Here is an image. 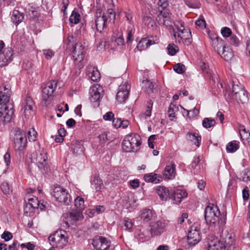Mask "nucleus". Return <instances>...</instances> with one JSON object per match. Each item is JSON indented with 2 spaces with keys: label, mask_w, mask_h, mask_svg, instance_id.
<instances>
[{
  "label": "nucleus",
  "mask_w": 250,
  "mask_h": 250,
  "mask_svg": "<svg viewBox=\"0 0 250 250\" xmlns=\"http://www.w3.org/2000/svg\"><path fill=\"white\" fill-rule=\"evenodd\" d=\"M223 239L224 243L215 236H209L207 241L208 250H234L235 241L232 235L227 233Z\"/></svg>",
  "instance_id": "nucleus-1"
},
{
  "label": "nucleus",
  "mask_w": 250,
  "mask_h": 250,
  "mask_svg": "<svg viewBox=\"0 0 250 250\" xmlns=\"http://www.w3.org/2000/svg\"><path fill=\"white\" fill-rule=\"evenodd\" d=\"M157 5L158 6L159 14L156 18V21L160 25L168 26L171 25V21L170 13L167 8L168 5L167 0H159Z\"/></svg>",
  "instance_id": "nucleus-2"
},
{
  "label": "nucleus",
  "mask_w": 250,
  "mask_h": 250,
  "mask_svg": "<svg viewBox=\"0 0 250 250\" xmlns=\"http://www.w3.org/2000/svg\"><path fill=\"white\" fill-rule=\"evenodd\" d=\"M141 138L136 133H132L125 137L122 143V147L125 152L137 151L141 145Z\"/></svg>",
  "instance_id": "nucleus-3"
},
{
  "label": "nucleus",
  "mask_w": 250,
  "mask_h": 250,
  "mask_svg": "<svg viewBox=\"0 0 250 250\" xmlns=\"http://www.w3.org/2000/svg\"><path fill=\"white\" fill-rule=\"evenodd\" d=\"M220 211L216 206L209 204L205 209L204 217L208 225L215 227L219 223Z\"/></svg>",
  "instance_id": "nucleus-4"
},
{
  "label": "nucleus",
  "mask_w": 250,
  "mask_h": 250,
  "mask_svg": "<svg viewBox=\"0 0 250 250\" xmlns=\"http://www.w3.org/2000/svg\"><path fill=\"white\" fill-rule=\"evenodd\" d=\"M58 81L55 80H51L42 85V104L46 106L50 102V98L57 88Z\"/></svg>",
  "instance_id": "nucleus-5"
},
{
  "label": "nucleus",
  "mask_w": 250,
  "mask_h": 250,
  "mask_svg": "<svg viewBox=\"0 0 250 250\" xmlns=\"http://www.w3.org/2000/svg\"><path fill=\"white\" fill-rule=\"evenodd\" d=\"M35 148L37 150L33 154V158L36 165L42 173L46 172L48 170L47 153L43 148H41L39 143L37 144Z\"/></svg>",
  "instance_id": "nucleus-6"
},
{
  "label": "nucleus",
  "mask_w": 250,
  "mask_h": 250,
  "mask_svg": "<svg viewBox=\"0 0 250 250\" xmlns=\"http://www.w3.org/2000/svg\"><path fill=\"white\" fill-rule=\"evenodd\" d=\"M52 195L56 201L64 205H68L71 202L70 195L68 191L61 186H55Z\"/></svg>",
  "instance_id": "nucleus-7"
},
{
  "label": "nucleus",
  "mask_w": 250,
  "mask_h": 250,
  "mask_svg": "<svg viewBox=\"0 0 250 250\" xmlns=\"http://www.w3.org/2000/svg\"><path fill=\"white\" fill-rule=\"evenodd\" d=\"M102 15V10L97 9L95 14L94 21L90 22L91 28L99 32H101L106 27L107 23Z\"/></svg>",
  "instance_id": "nucleus-8"
},
{
  "label": "nucleus",
  "mask_w": 250,
  "mask_h": 250,
  "mask_svg": "<svg viewBox=\"0 0 250 250\" xmlns=\"http://www.w3.org/2000/svg\"><path fill=\"white\" fill-rule=\"evenodd\" d=\"M13 105L10 106L0 104V124L4 125L10 122L14 114Z\"/></svg>",
  "instance_id": "nucleus-9"
},
{
  "label": "nucleus",
  "mask_w": 250,
  "mask_h": 250,
  "mask_svg": "<svg viewBox=\"0 0 250 250\" xmlns=\"http://www.w3.org/2000/svg\"><path fill=\"white\" fill-rule=\"evenodd\" d=\"M27 144L25 134L20 129L16 131L14 136V148L15 150L21 151L24 150Z\"/></svg>",
  "instance_id": "nucleus-10"
},
{
  "label": "nucleus",
  "mask_w": 250,
  "mask_h": 250,
  "mask_svg": "<svg viewBox=\"0 0 250 250\" xmlns=\"http://www.w3.org/2000/svg\"><path fill=\"white\" fill-rule=\"evenodd\" d=\"M85 54V48L81 42H77L75 43L72 57L76 64H79L83 60Z\"/></svg>",
  "instance_id": "nucleus-11"
},
{
  "label": "nucleus",
  "mask_w": 250,
  "mask_h": 250,
  "mask_svg": "<svg viewBox=\"0 0 250 250\" xmlns=\"http://www.w3.org/2000/svg\"><path fill=\"white\" fill-rule=\"evenodd\" d=\"M130 88V86L127 82L123 83L119 86L116 99L119 103H125L128 99Z\"/></svg>",
  "instance_id": "nucleus-12"
},
{
  "label": "nucleus",
  "mask_w": 250,
  "mask_h": 250,
  "mask_svg": "<svg viewBox=\"0 0 250 250\" xmlns=\"http://www.w3.org/2000/svg\"><path fill=\"white\" fill-rule=\"evenodd\" d=\"M92 244L97 250H106L109 248L111 242L105 237L96 236L92 239Z\"/></svg>",
  "instance_id": "nucleus-13"
},
{
  "label": "nucleus",
  "mask_w": 250,
  "mask_h": 250,
  "mask_svg": "<svg viewBox=\"0 0 250 250\" xmlns=\"http://www.w3.org/2000/svg\"><path fill=\"white\" fill-rule=\"evenodd\" d=\"M188 243L190 246H195L201 240V233L199 229L191 227L188 235Z\"/></svg>",
  "instance_id": "nucleus-14"
},
{
  "label": "nucleus",
  "mask_w": 250,
  "mask_h": 250,
  "mask_svg": "<svg viewBox=\"0 0 250 250\" xmlns=\"http://www.w3.org/2000/svg\"><path fill=\"white\" fill-rule=\"evenodd\" d=\"M90 99L92 102H99L104 94L103 87L99 84H95L89 90Z\"/></svg>",
  "instance_id": "nucleus-15"
},
{
  "label": "nucleus",
  "mask_w": 250,
  "mask_h": 250,
  "mask_svg": "<svg viewBox=\"0 0 250 250\" xmlns=\"http://www.w3.org/2000/svg\"><path fill=\"white\" fill-rule=\"evenodd\" d=\"M13 51L11 48H5L0 52V67L7 65L13 59Z\"/></svg>",
  "instance_id": "nucleus-16"
},
{
  "label": "nucleus",
  "mask_w": 250,
  "mask_h": 250,
  "mask_svg": "<svg viewBox=\"0 0 250 250\" xmlns=\"http://www.w3.org/2000/svg\"><path fill=\"white\" fill-rule=\"evenodd\" d=\"M150 233L151 237L160 235L164 231L165 224L161 221L152 223L150 225Z\"/></svg>",
  "instance_id": "nucleus-17"
},
{
  "label": "nucleus",
  "mask_w": 250,
  "mask_h": 250,
  "mask_svg": "<svg viewBox=\"0 0 250 250\" xmlns=\"http://www.w3.org/2000/svg\"><path fill=\"white\" fill-rule=\"evenodd\" d=\"M210 38L211 40V45L215 51L217 52L218 54H220L224 48L226 47L224 41L216 35H213V37H210Z\"/></svg>",
  "instance_id": "nucleus-18"
},
{
  "label": "nucleus",
  "mask_w": 250,
  "mask_h": 250,
  "mask_svg": "<svg viewBox=\"0 0 250 250\" xmlns=\"http://www.w3.org/2000/svg\"><path fill=\"white\" fill-rule=\"evenodd\" d=\"M22 105L23 107L21 111H23V113L26 117L28 116L31 114V111H33L34 103L31 97H26Z\"/></svg>",
  "instance_id": "nucleus-19"
},
{
  "label": "nucleus",
  "mask_w": 250,
  "mask_h": 250,
  "mask_svg": "<svg viewBox=\"0 0 250 250\" xmlns=\"http://www.w3.org/2000/svg\"><path fill=\"white\" fill-rule=\"evenodd\" d=\"M176 166L174 163H171L166 167L163 173V178L167 180H171L176 175Z\"/></svg>",
  "instance_id": "nucleus-20"
},
{
  "label": "nucleus",
  "mask_w": 250,
  "mask_h": 250,
  "mask_svg": "<svg viewBox=\"0 0 250 250\" xmlns=\"http://www.w3.org/2000/svg\"><path fill=\"white\" fill-rule=\"evenodd\" d=\"M157 193L163 201H167L171 198V191L163 186H159L156 188Z\"/></svg>",
  "instance_id": "nucleus-21"
},
{
  "label": "nucleus",
  "mask_w": 250,
  "mask_h": 250,
  "mask_svg": "<svg viewBox=\"0 0 250 250\" xmlns=\"http://www.w3.org/2000/svg\"><path fill=\"white\" fill-rule=\"evenodd\" d=\"M171 198L175 204L180 203L182 199L186 198L188 195L185 190L180 189L171 191Z\"/></svg>",
  "instance_id": "nucleus-22"
},
{
  "label": "nucleus",
  "mask_w": 250,
  "mask_h": 250,
  "mask_svg": "<svg viewBox=\"0 0 250 250\" xmlns=\"http://www.w3.org/2000/svg\"><path fill=\"white\" fill-rule=\"evenodd\" d=\"M90 182L91 188L97 192L100 191L104 188L103 180L98 175H95L91 178Z\"/></svg>",
  "instance_id": "nucleus-23"
},
{
  "label": "nucleus",
  "mask_w": 250,
  "mask_h": 250,
  "mask_svg": "<svg viewBox=\"0 0 250 250\" xmlns=\"http://www.w3.org/2000/svg\"><path fill=\"white\" fill-rule=\"evenodd\" d=\"M24 19V14L19 10H14L12 12L11 20V21L16 25H18Z\"/></svg>",
  "instance_id": "nucleus-24"
},
{
  "label": "nucleus",
  "mask_w": 250,
  "mask_h": 250,
  "mask_svg": "<svg viewBox=\"0 0 250 250\" xmlns=\"http://www.w3.org/2000/svg\"><path fill=\"white\" fill-rule=\"evenodd\" d=\"M102 16L107 22H114L116 13L112 8H108L105 12H102Z\"/></svg>",
  "instance_id": "nucleus-25"
},
{
  "label": "nucleus",
  "mask_w": 250,
  "mask_h": 250,
  "mask_svg": "<svg viewBox=\"0 0 250 250\" xmlns=\"http://www.w3.org/2000/svg\"><path fill=\"white\" fill-rule=\"evenodd\" d=\"M139 216L143 222H147L152 219L153 213L150 209H145L140 212Z\"/></svg>",
  "instance_id": "nucleus-26"
},
{
  "label": "nucleus",
  "mask_w": 250,
  "mask_h": 250,
  "mask_svg": "<svg viewBox=\"0 0 250 250\" xmlns=\"http://www.w3.org/2000/svg\"><path fill=\"white\" fill-rule=\"evenodd\" d=\"M235 99L238 103L245 104L248 102L249 98L247 91L244 90L238 93L237 96H234L230 99Z\"/></svg>",
  "instance_id": "nucleus-27"
},
{
  "label": "nucleus",
  "mask_w": 250,
  "mask_h": 250,
  "mask_svg": "<svg viewBox=\"0 0 250 250\" xmlns=\"http://www.w3.org/2000/svg\"><path fill=\"white\" fill-rule=\"evenodd\" d=\"M187 138L194 143V144L199 147L201 144V137L198 134L195 133L188 132L187 134Z\"/></svg>",
  "instance_id": "nucleus-28"
},
{
  "label": "nucleus",
  "mask_w": 250,
  "mask_h": 250,
  "mask_svg": "<svg viewBox=\"0 0 250 250\" xmlns=\"http://www.w3.org/2000/svg\"><path fill=\"white\" fill-rule=\"evenodd\" d=\"M220 55L226 61H230L233 57V52L229 46L224 48Z\"/></svg>",
  "instance_id": "nucleus-29"
},
{
  "label": "nucleus",
  "mask_w": 250,
  "mask_h": 250,
  "mask_svg": "<svg viewBox=\"0 0 250 250\" xmlns=\"http://www.w3.org/2000/svg\"><path fill=\"white\" fill-rule=\"evenodd\" d=\"M237 83L234 81H232V92L231 95L229 94V96L231 97V98L234 96H237L238 93L240 92L241 91H243L245 89H244L243 86L240 84L239 82H237Z\"/></svg>",
  "instance_id": "nucleus-30"
},
{
  "label": "nucleus",
  "mask_w": 250,
  "mask_h": 250,
  "mask_svg": "<svg viewBox=\"0 0 250 250\" xmlns=\"http://www.w3.org/2000/svg\"><path fill=\"white\" fill-rule=\"evenodd\" d=\"M11 95V91H7L5 92H0V104H5V105L10 106L13 105L12 104L9 103L10 96Z\"/></svg>",
  "instance_id": "nucleus-31"
},
{
  "label": "nucleus",
  "mask_w": 250,
  "mask_h": 250,
  "mask_svg": "<svg viewBox=\"0 0 250 250\" xmlns=\"http://www.w3.org/2000/svg\"><path fill=\"white\" fill-rule=\"evenodd\" d=\"M240 135L243 141L249 143L250 142V133L247 130L244 125H241L239 127Z\"/></svg>",
  "instance_id": "nucleus-32"
},
{
  "label": "nucleus",
  "mask_w": 250,
  "mask_h": 250,
  "mask_svg": "<svg viewBox=\"0 0 250 250\" xmlns=\"http://www.w3.org/2000/svg\"><path fill=\"white\" fill-rule=\"evenodd\" d=\"M57 231L58 233H59V237L61 240V248H62L68 242V236L66 231L62 229L58 230Z\"/></svg>",
  "instance_id": "nucleus-33"
},
{
  "label": "nucleus",
  "mask_w": 250,
  "mask_h": 250,
  "mask_svg": "<svg viewBox=\"0 0 250 250\" xmlns=\"http://www.w3.org/2000/svg\"><path fill=\"white\" fill-rule=\"evenodd\" d=\"M71 149L74 154L80 155L83 152V146L80 141L72 144Z\"/></svg>",
  "instance_id": "nucleus-34"
},
{
  "label": "nucleus",
  "mask_w": 250,
  "mask_h": 250,
  "mask_svg": "<svg viewBox=\"0 0 250 250\" xmlns=\"http://www.w3.org/2000/svg\"><path fill=\"white\" fill-rule=\"evenodd\" d=\"M32 207L36 208H40L41 209H42L44 208V206L43 204H41L40 206V202L38 198L36 197L28 199V202L27 203V207Z\"/></svg>",
  "instance_id": "nucleus-35"
},
{
  "label": "nucleus",
  "mask_w": 250,
  "mask_h": 250,
  "mask_svg": "<svg viewBox=\"0 0 250 250\" xmlns=\"http://www.w3.org/2000/svg\"><path fill=\"white\" fill-rule=\"evenodd\" d=\"M68 218L72 221H79L83 219L82 212L80 210L75 209L69 213Z\"/></svg>",
  "instance_id": "nucleus-36"
},
{
  "label": "nucleus",
  "mask_w": 250,
  "mask_h": 250,
  "mask_svg": "<svg viewBox=\"0 0 250 250\" xmlns=\"http://www.w3.org/2000/svg\"><path fill=\"white\" fill-rule=\"evenodd\" d=\"M160 177L157 174L150 173L145 175L144 180L147 182H155V183H158L159 182L160 180L157 178Z\"/></svg>",
  "instance_id": "nucleus-37"
},
{
  "label": "nucleus",
  "mask_w": 250,
  "mask_h": 250,
  "mask_svg": "<svg viewBox=\"0 0 250 250\" xmlns=\"http://www.w3.org/2000/svg\"><path fill=\"white\" fill-rule=\"evenodd\" d=\"M48 239L50 241L53 243V245H56L57 247L61 248V240L59 237V233L56 231L54 233L50 235Z\"/></svg>",
  "instance_id": "nucleus-38"
},
{
  "label": "nucleus",
  "mask_w": 250,
  "mask_h": 250,
  "mask_svg": "<svg viewBox=\"0 0 250 250\" xmlns=\"http://www.w3.org/2000/svg\"><path fill=\"white\" fill-rule=\"evenodd\" d=\"M239 147V142H236V141H231L228 143L226 149L228 152L233 153L235 152Z\"/></svg>",
  "instance_id": "nucleus-39"
},
{
  "label": "nucleus",
  "mask_w": 250,
  "mask_h": 250,
  "mask_svg": "<svg viewBox=\"0 0 250 250\" xmlns=\"http://www.w3.org/2000/svg\"><path fill=\"white\" fill-rule=\"evenodd\" d=\"M216 122L214 119L210 118H205L202 122V125L206 128H208L215 125Z\"/></svg>",
  "instance_id": "nucleus-40"
},
{
  "label": "nucleus",
  "mask_w": 250,
  "mask_h": 250,
  "mask_svg": "<svg viewBox=\"0 0 250 250\" xmlns=\"http://www.w3.org/2000/svg\"><path fill=\"white\" fill-rule=\"evenodd\" d=\"M238 179H239L240 181H242L245 182L250 181V170L245 169L239 174V177H238Z\"/></svg>",
  "instance_id": "nucleus-41"
},
{
  "label": "nucleus",
  "mask_w": 250,
  "mask_h": 250,
  "mask_svg": "<svg viewBox=\"0 0 250 250\" xmlns=\"http://www.w3.org/2000/svg\"><path fill=\"white\" fill-rule=\"evenodd\" d=\"M75 206L76 209L82 211L84 208L83 199L81 197H77L75 200Z\"/></svg>",
  "instance_id": "nucleus-42"
},
{
  "label": "nucleus",
  "mask_w": 250,
  "mask_h": 250,
  "mask_svg": "<svg viewBox=\"0 0 250 250\" xmlns=\"http://www.w3.org/2000/svg\"><path fill=\"white\" fill-rule=\"evenodd\" d=\"M178 110V107L176 105L170 104L168 107L167 110L168 116L169 118H171L170 120L172 121L173 118H175V113Z\"/></svg>",
  "instance_id": "nucleus-43"
},
{
  "label": "nucleus",
  "mask_w": 250,
  "mask_h": 250,
  "mask_svg": "<svg viewBox=\"0 0 250 250\" xmlns=\"http://www.w3.org/2000/svg\"><path fill=\"white\" fill-rule=\"evenodd\" d=\"M143 22L148 28L153 27L155 24L154 21L149 16H145L143 18Z\"/></svg>",
  "instance_id": "nucleus-44"
},
{
  "label": "nucleus",
  "mask_w": 250,
  "mask_h": 250,
  "mask_svg": "<svg viewBox=\"0 0 250 250\" xmlns=\"http://www.w3.org/2000/svg\"><path fill=\"white\" fill-rule=\"evenodd\" d=\"M148 42L147 38L142 39L138 43L137 49L140 51L145 50L148 47L147 45Z\"/></svg>",
  "instance_id": "nucleus-45"
},
{
  "label": "nucleus",
  "mask_w": 250,
  "mask_h": 250,
  "mask_svg": "<svg viewBox=\"0 0 250 250\" xmlns=\"http://www.w3.org/2000/svg\"><path fill=\"white\" fill-rule=\"evenodd\" d=\"M136 237L140 242H143L148 239V237L146 234L145 229L140 230L136 232Z\"/></svg>",
  "instance_id": "nucleus-46"
},
{
  "label": "nucleus",
  "mask_w": 250,
  "mask_h": 250,
  "mask_svg": "<svg viewBox=\"0 0 250 250\" xmlns=\"http://www.w3.org/2000/svg\"><path fill=\"white\" fill-rule=\"evenodd\" d=\"M108 134H109V132H104L99 135L98 139L99 140V143L101 146H103L108 140L107 136Z\"/></svg>",
  "instance_id": "nucleus-47"
},
{
  "label": "nucleus",
  "mask_w": 250,
  "mask_h": 250,
  "mask_svg": "<svg viewBox=\"0 0 250 250\" xmlns=\"http://www.w3.org/2000/svg\"><path fill=\"white\" fill-rule=\"evenodd\" d=\"M80 15L78 12L73 11L69 18V21L71 23L77 24L80 21Z\"/></svg>",
  "instance_id": "nucleus-48"
},
{
  "label": "nucleus",
  "mask_w": 250,
  "mask_h": 250,
  "mask_svg": "<svg viewBox=\"0 0 250 250\" xmlns=\"http://www.w3.org/2000/svg\"><path fill=\"white\" fill-rule=\"evenodd\" d=\"M37 132L34 128H30L27 132L28 138L30 142H34L36 140Z\"/></svg>",
  "instance_id": "nucleus-49"
},
{
  "label": "nucleus",
  "mask_w": 250,
  "mask_h": 250,
  "mask_svg": "<svg viewBox=\"0 0 250 250\" xmlns=\"http://www.w3.org/2000/svg\"><path fill=\"white\" fill-rule=\"evenodd\" d=\"M173 69L178 74H183L186 71V67L184 64L178 63L174 66Z\"/></svg>",
  "instance_id": "nucleus-50"
},
{
  "label": "nucleus",
  "mask_w": 250,
  "mask_h": 250,
  "mask_svg": "<svg viewBox=\"0 0 250 250\" xmlns=\"http://www.w3.org/2000/svg\"><path fill=\"white\" fill-rule=\"evenodd\" d=\"M167 51L170 55L173 56L178 51V48L174 44H170L167 46Z\"/></svg>",
  "instance_id": "nucleus-51"
},
{
  "label": "nucleus",
  "mask_w": 250,
  "mask_h": 250,
  "mask_svg": "<svg viewBox=\"0 0 250 250\" xmlns=\"http://www.w3.org/2000/svg\"><path fill=\"white\" fill-rule=\"evenodd\" d=\"M2 191L5 194H9L11 191V188L7 182H3L0 186Z\"/></svg>",
  "instance_id": "nucleus-52"
},
{
  "label": "nucleus",
  "mask_w": 250,
  "mask_h": 250,
  "mask_svg": "<svg viewBox=\"0 0 250 250\" xmlns=\"http://www.w3.org/2000/svg\"><path fill=\"white\" fill-rule=\"evenodd\" d=\"M92 81L97 82L100 78V74L98 70H93L91 72V75L89 76Z\"/></svg>",
  "instance_id": "nucleus-53"
},
{
  "label": "nucleus",
  "mask_w": 250,
  "mask_h": 250,
  "mask_svg": "<svg viewBox=\"0 0 250 250\" xmlns=\"http://www.w3.org/2000/svg\"><path fill=\"white\" fill-rule=\"evenodd\" d=\"M221 34L224 37H229L231 36L232 32L230 28L224 27L221 29Z\"/></svg>",
  "instance_id": "nucleus-54"
},
{
  "label": "nucleus",
  "mask_w": 250,
  "mask_h": 250,
  "mask_svg": "<svg viewBox=\"0 0 250 250\" xmlns=\"http://www.w3.org/2000/svg\"><path fill=\"white\" fill-rule=\"evenodd\" d=\"M229 43L235 46H238L240 43L239 39L235 35H232L229 39Z\"/></svg>",
  "instance_id": "nucleus-55"
},
{
  "label": "nucleus",
  "mask_w": 250,
  "mask_h": 250,
  "mask_svg": "<svg viewBox=\"0 0 250 250\" xmlns=\"http://www.w3.org/2000/svg\"><path fill=\"white\" fill-rule=\"evenodd\" d=\"M174 25L178 31V32H179L184 29H185L184 27V22L182 21H176L174 22Z\"/></svg>",
  "instance_id": "nucleus-56"
},
{
  "label": "nucleus",
  "mask_w": 250,
  "mask_h": 250,
  "mask_svg": "<svg viewBox=\"0 0 250 250\" xmlns=\"http://www.w3.org/2000/svg\"><path fill=\"white\" fill-rule=\"evenodd\" d=\"M1 237L2 239H4L5 241H8L12 239L13 235L9 231H4L3 232V233L1 234Z\"/></svg>",
  "instance_id": "nucleus-57"
},
{
  "label": "nucleus",
  "mask_w": 250,
  "mask_h": 250,
  "mask_svg": "<svg viewBox=\"0 0 250 250\" xmlns=\"http://www.w3.org/2000/svg\"><path fill=\"white\" fill-rule=\"evenodd\" d=\"M115 43L120 47L125 46V43L123 37L121 36L117 38L115 40Z\"/></svg>",
  "instance_id": "nucleus-58"
},
{
  "label": "nucleus",
  "mask_w": 250,
  "mask_h": 250,
  "mask_svg": "<svg viewBox=\"0 0 250 250\" xmlns=\"http://www.w3.org/2000/svg\"><path fill=\"white\" fill-rule=\"evenodd\" d=\"M122 120L119 118H113L112 120V125L115 128H118L122 126Z\"/></svg>",
  "instance_id": "nucleus-59"
},
{
  "label": "nucleus",
  "mask_w": 250,
  "mask_h": 250,
  "mask_svg": "<svg viewBox=\"0 0 250 250\" xmlns=\"http://www.w3.org/2000/svg\"><path fill=\"white\" fill-rule=\"evenodd\" d=\"M125 16L126 18V20L128 22H130L133 19L134 13L133 12L128 11L124 12Z\"/></svg>",
  "instance_id": "nucleus-60"
},
{
  "label": "nucleus",
  "mask_w": 250,
  "mask_h": 250,
  "mask_svg": "<svg viewBox=\"0 0 250 250\" xmlns=\"http://www.w3.org/2000/svg\"><path fill=\"white\" fill-rule=\"evenodd\" d=\"M114 115L111 111L107 112L103 116V118L106 121H111L113 119Z\"/></svg>",
  "instance_id": "nucleus-61"
},
{
  "label": "nucleus",
  "mask_w": 250,
  "mask_h": 250,
  "mask_svg": "<svg viewBox=\"0 0 250 250\" xmlns=\"http://www.w3.org/2000/svg\"><path fill=\"white\" fill-rule=\"evenodd\" d=\"M196 25L200 28H204L206 27V22L204 19H198L196 21Z\"/></svg>",
  "instance_id": "nucleus-62"
},
{
  "label": "nucleus",
  "mask_w": 250,
  "mask_h": 250,
  "mask_svg": "<svg viewBox=\"0 0 250 250\" xmlns=\"http://www.w3.org/2000/svg\"><path fill=\"white\" fill-rule=\"evenodd\" d=\"M21 248H25L27 249L28 250H33L35 247L34 244H33L30 242L22 244L21 245Z\"/></svg>",
  "instance_id": "nucleus-63"
},
{
  "label": "nucleus",
  "mask_w": 250,
  "mask_h": 250,
  "mask_svg": "<svg viewBox=\"0 0 250 250\" xmlns=\"http://www.w3.org/2000/svg\"><path fill=\"white\" fill-rule=\"evenodd\" d=\"M200 161L199 156H195L191 164V167L193 168H195Z\"/></svg>",
  "instance_id": "nucleus-64"
}]
</instances>
